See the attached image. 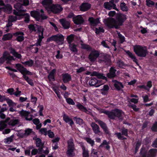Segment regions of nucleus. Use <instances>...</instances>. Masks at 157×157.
<instances>
[{"label":"nucleus","instance_id":"nucleus-1","mask_svg":"<svg viewBox=\"0 0 157 157\" xmlns=\"http://www.w3.org/2000/svg\"><path fill=\"white\" fill-rule=\"evenodd\" d=\"M16 1H20L21 2H23V4L20 3H17L14 5V8L17 10H13V14L17 16H25V21L28 23L29 21L30 16L29 14H23V13L26 11V10L23 9L22 6H28L29 4V0H15Z\"/></svg>","mask_w":157,"mask_h":157},{"label":"nucleus","instance_id":"nucleus-2","mask_svg":"<svg viewBox=\"0 0 157 157\" xmlns=\"http://www.w3.org/2000/svg\"><path fill=\"white\" fill-rule=\"evenodd\" d=\"M127 19L126 15L123 14H118L117 17V21L113 18H109L105 21V24L110 28L114 27L118 29L121 26L124 22Z\"/></svg>","mask_w":157,"mask_h":157},{"label":"nucleus","instance_id":"nucleus-3","mask_svg":"<svg viewBox=\"0 0 157 157\" xmlns=\"http://www.w3.org/2000/svg\"><path fill=\"white\" fill-rule=\"evenodd\" d=\"M38 28V34L39 38L38 39L36 43V46H40V44L42 41V39L44 38L43 36V29L41 26L38 27L36 25H29V28L30 30L32 31H36V28Z\"/></svg>","mask_w":157,"mask_h":157},{"label":"nucleus","instance_id":"nucleus-4","mask_svg":"<svg viewBox=\"0 0 157 157\" xmlns=\"http://www.w3.org/2000/svg\"><path fill=\"white\" fill-rule=\"evenodd\" d=\"M147 149L143 147L140 151L141 157H155L157 154V149H151L147 153Z\"/></svg>","mask_w":157,"mask_h":157},{"label":"nucleus","instance_id":"nucleus-5","mask_svg":"<svg viewBox=\"0 0 157 157\" xmlns=\"http://www.w3.org/2000/svg\"><path fill=\"white\" fill-rule=\"evenodd\" d=\"M134 50L136 54L139 56L144 57L147 54L146 47L140 45H136L134 47Z\"/></svg>","mask_w":157,"mask_h":157},{"label":"nucleus","instance_id":"nucleus-6","mask_svg":"<svg viewBox=\"0 0 157 157\" xmlns=\"http://www.w3.org/2000/svg\"><path fill=\"white\" fill-rule=\"evenodd\" d=\"M15 60V59L13 56L10 55L9 52H5L3 54L2 57L0 58V65L4 62L5 60L6 61V63H8L10 61Z\"/></svg>","mask_w":157,"mask_h":157},{"label":"nucleus","instance_id":"nucleus-7","mask_svg":"<svg viewBox=\"0 0 157 157\" xmlns=\"http://www.w3.org/2000/svg\"><path fill=\"white\" fill-rule=\"evenodd\" d=\"M63 10V8L60 5L56 4L51 5L47 9L48 12L49 13L52 12L54 13H60Z\"/></svg>","mask_w":157,"mask_h":157},{"label":"nucleus","instance_id":"nucleus-8","mask_svg":"<svg viewBox=\"0 0 157 157\" xmlns=\"http://www.w3.org/2000/svg\"><path fill=\"white\" fill-rule=\"evenodd\" d=\"M100 54L99 52L95 49L92 50L88 56V58L90 61L92 63L96 61Z\"/></svg>","mask_w":157,"mask_h":157},{"label":"nucleus","instance_id":"nucleus-9","mask_svg":"<svg viewBox=\"0 0 157 157\" xmlns=\"http://www.w3.org/2000/svg\"><path fill=\"white\" fill-rule=\"evenodd\" d=\"M41 14H40L37 11H32L31 12V16L36 18L37 20L39 18H41L42 19H46L47 18V17L44 14V11L42 10H40Z\"/></svg>","mask_w":157,"mask_h":157},{"label":"nucleus","instance_id":"nucleus-10","mask_svg":"<svg viewBox=\"0 0 157 157\" xmlns=\"http://www.w3.org/2000/svg\"><path fill=\"white\" fill-rule=\"evenodd\" d=\"M105 83L103 80H97L95 78H94L90 79L89 82L90 85L93 86H94L96 87H98L100 86L103 85Z\"/></svg>","mask_w":157,"mask_h":157},{"label":"nucleus","instance_id":"nucleus-11","mask_svg":"<svg viewBox=\"0 0 157 157\" xmlns=\"http://www.w3.org/2000/svg\"><path fill=\"white\" fill-rule=\"evenodd\" d=\"M49 40H53L56 41L59 44L63 43L64 40L63 36L61 34H58L52 36L49 39Z\"/></svg>","mask_w":157,"mask_h":157},{"label":"nucleus","instance_id":"nucleus-12","mask_svg":"<svg viewBox=\"0 0 157 157\" xmlns=\"http://www.w3.org/2000/svg\"><path fill=\"white\" fill-rule=\"evenodd\" d=\"M94 120L95 122L99 124L100 126L103 129L104 131L106 133L108 134L109 133V129L107 127L106 124L105 123L97 119V118H95Z\"/></svg>","mask_w":157,"mask_h":157},{"label":"nucleus","instance_id":"nucleus-13","mask_svg":"<svg viewBox=\"0 0 157 157\" xmlns=\"http://www.w3.org/2000/svg\"><path fill=\"white\" fill-rule=\"evenodd\" d=\"M113 0H111L109 2L105 3L104 4L105 8L108 10H110L113 8V9L118 11V9L116 7V5L113 3Z\"/></svg>","mask_w":157,"mask_h":157},{"label":"nucleus","instance_id":"nucleus-14","mask_svg":"<svg viewBox=\"0 0 157 157\" xmlns=\"http://www.w3.org/2000/svg\"><path fill=\"white\" fill-rule=\"evenodd\" d=\"M35 141V144L36 147H39L41 150L44 147V143L41 141V139L36 136H35L33 138Z\"/></svg>","mask_w":157,"mask_h":157},{"label":"nucleus","instance_id":"nucleus-15","mask_svg":"<svg viewBox=\"0 0 157 157\" xmlns=\"http://www.w3.org/2000/svg\"><path fill=\"white\" fill-rule=\"evenodd\" d=\"M19 113L21 116L24 117L26 120L30 121L32 120V117L30 116L29 112L22 110L19 112Z\"/></svg>","mask_w":157,"mask_h":157},{"label":"nucleus","instance_id":"nucleus-16","mask_svg":"<svg viewBox=\"0 0 157 157\" xmlns=\"http://www.w3.org/2000/svg\"><path fill=\"white\" fill-rule=\"evenodd\" d=\"M17 36L16 40L18 42H21L24 39V33L21 32H17L13 34Z\"/></svg>","mask_w":157,"mask_h":157},{"label":"nucleus","instance_id":"nucleus-17","mask_svg":"<svg viewBox=\"0 0 157 157\" xmlns=\"http://www.w3.org/2000/svg\"><path fill=\"white\" fill-rule=\"evenodd\" d=\"M63 118L66 123H68L71 126L74 124V123L72 119L65 114H63Z\"/></svg>","mask_w":157,"mask_h":157},{"label":"nucleus","instance_id":"nucleus-18","mask_svg":"<svg viewBox=\"0 0 157 157\" xmlns=\"http://www.w3.org/2000/svg\"><path fill=\"white\" fill-rule=\"evenodd\" d=\"M74 23L75 24L79 25L82 23L83 22V18L80 15L73 18V19Z\"/></svg>","mask_w":157,"mask_h":157},{"label":"nucleus","instance_id":"nucleus-19","mask_svg":"<svg viewBox=\"0 0 157 157\" xmlns=\"http://www.w3.org/2000/svg\"><path fill=\"white\" fill-rule=\"evenodd\" d=\"M115 117H117L119 119L122 120L124 115L123 112L118 109H115Z\"/></svg>","mask_w":157,"mask_h":157},{"label":"nucleus","instance_id":"nucleus-20","mask_svg":"<svg viewBox=\"0 0 157 157\" xmlns=\"http://www.w3.org/2000/svg\"><path fill=\"white\" fill-rule=\"evenodd\" d=\"M113 82L114 83V85L115 87L118 90H120L124 87L122 83L116 80H113Z\"/></svg>","mask_w":157,"mask_h":157},{"label":"nucleus","instance_id":"nucleus-21","mask_svg":"<svg viewBox=\"0 0 157 157\" xmlns=\"http://www.w3.org/2000/svg\"><path fill=\"white\" fill-rule=\"evenodd\" d=\"M59 21L64 29H67L69 28L70 22L67 21L64 19H61L59 20Z\"/></svg>","mask_w":157,"mask_h":157},{"label":"nucleus","instance_id":"nucleus-22","mask_svg":"<svg viewBox=\"0 0 157 157\" xmlns=\"http://www.w3.org/2000/svg\"><path fill=\"white\" fill-rule=\"evenodd\" d=\"M110 62V58L108 56H103V59H101L100 58H99L98 60V62L99 63H101L104 62L105 63H106V64H108V63H109Z\"/></svg>","mask_w":157,"mask_h":157},{"label":"nucleus","instance_id":"nucleus-23","mask_svg":"<svg viewBox=\"0 0 157 157\" xmlns=\"http://www.w3.org/2000/svg\"><path fill=\"white\" fill-rule=\"evenodd\" d=\"M89 21L91 25L96 26L100 23V22L98 18L94 19L93 17H90L89 19Z\"/></svg>","mask_w":157,"mask_h":157},{"label":"nucleus","instance_id":"nucleus-24","mask_svg":"<svg viewBox=\"0 0 157 157\" xmlns=\"http://www.w3.org/2000/svg\"><path fill=\"white\" fill-rule=\"evenodd\" d=\"M52 0H42V4L47 10V9L52 5Z\"/></svg>","mask_w":157,"mask_h":157},{"label":"nucleus","instance_id":"nucleus-25","mask_svg":"<svg viewBox=\"0 0 157 157\" xmlns=\"http://www.w3.org/2000/svg\"><path fill=\"white\" fill-rule=\"evenodd\" d=\"M116 70L113 67H111L109 70V72L107 75V76L109 78L114 77L116 76Z\"/></svg>","mask_w":157,"mask_h":157},{"label":"nucleus","instance_id":"nucleus-26","mask_svg":"<svg viewBox=\"0 0 157 157\" xmlns=\"http://www.w3.org/2000/svg\"><path fill=\"white\" fill-rule=\"evenodd\" d=\"M91 126L95 134H98L100 132V128L97 124L94 122H92L91 124Z\"/></svg>","mask_w":157,"mask_h":157},{"label":"nucleus","instance_id":"nucleus-27","mask_svg":"<svg viewBox=\"0 0 157 157\" xmlns=\"http://www.w3.org/2000/svg\"><path fill=\"white\" fill-rule=\"evenodd\" d=\"M10 120V118L7 117L4 121H2L0 122V129L2 130L6 128L7 126L6 123H8Z\"/></svg>","mask_w":157,"mask_h":157},{"label":"nucleus","instance_id":"nucleus-28","mask_svg":"<svg viewBox=\"0 0 157 157\" xmlns=\"http://www.w3.org/2000/svg\"><path fill=\"white\" fill-rule=\"evenodd\" d=\"M126 53L128 54V56L132 59L133 61L137 65H138L137 62V59L136 58L134 54L132 53L129 51H126Z\"/></svg>","mask_w":157,"mask_h":157},{"label":"nucleus","instance_id":"nucleus-29","mask_svg":"<svg viewBox=\"0 0 157 157\" xmlns=\"http://www.w3.org/2000/svg\"><path fill=\"white\" fill-rule=\"evenodd\" d=\"M90 5L88 3H83L80 6V9L81 11H85L90 9Z\"/></svg>","mask_w":157,"mask_h":157},{"label":"nucleus","instance_id":"nucleus-30","mask_svg":"<svg viewBox=\"0 0 157 157\" xmlns=\"http://www.w3.org/2000/svg\"><path fill=\"white\" fill-rule=\"evenodd\" d=\"M63 80L65 83H67L71 79V75L68 74H65L62 75Z\"/></svg>","mask_w":157,"mask_h":157},{"label":"nucleus","instance_id":"nucleus-31","mask_svg":"<svg viewBox=\"0 0 157 157\" xmlns=\"http://www.w3.org/2000/svg\"><path fill=\"white\" fill-rule=\"evenodd\" d=\"M56 70L54 69L50 72L48 76V78L50 81H54L55 80L54 75L56 73Z\"/></svg>","mask_w":157,"mask_h":157},{"label":"nucleus","instance_id":"nucleus-32","mask_svg":"<svg viewBox=\"0 0 157 157\" xmlns=\"http://www.w3.org/2000/svg\"><path fill=\"white\" fill-rule=\"evenodd\" d=\"M109 89V87L108 85H105L101 89V93L103 95H106L108 94Z\"/></svg>","mask_w":157,"mask_h":157},{"label":"nucleus","instance_id":"nucleus-33","mask_svg":"<svg viewBox=\"0 0 157 157\" xmlns=\"http://www.w3.org/2000/svg\"><path fill=\"white\" fill-rule=\"evenodd\" d=\"M15 67L17 69L23 74V75H24V72L26 69L24 67L21 65L19 64H16Z\"/></svg>","mask_w":157,"mask_h":157},{"label":"nucleus","instance_id":"nucleus-34","mask_svg":"<svg viewBox=\"0 0 157 157\" xmlns=\"http://www.w3.org/2000/svg\"><path fill=\"white\" fill-rule=\"evenodd\" d=\"M10 52L14 57L18 59H21V55L16 52L14 49L11 48L10 49Z\"/></svg>","mask_w":157,"mask_h":157},{"label":"nucleus","instance_id":"nucleus-35","mask_svg":"<svg viewBox=\"0 0 157 157\" xmlns=\"http://www.w3.org/2000/svg\"><path fill=\"white\" fill-rule=\"evenodd\" d=\"M75 149H67L66 153L68 157H74L75 156V154L74 152Z\"/></svg>","mask_w":157,"mask_h":157},{"label":"nucleus","instance_id":"nucleus-36","mask_svg":"<svg viewBox=\"0 0 157 157\" xmlns=\"http://www.w3.org/2000/svg\"><path fill=\"white\" fill-rule=\"evenodd\" d=\"M115 109L112 110L111 111H107L106 115H107L109 118L110 119H114L115 117Z\"/></svg>","mask_w":157,"mask_h":157},{"label":"nucleus","instance_id":"nucleus-37","mask_svg":"<svg viewBox=\"0 0 157 157\" xmlns=\"http://www.w3.org/2000/svg\"><path fill=\"white\" fill-rule=\"evenodd\" d=\"M14 136L12 135L10 137L5 138L3 140L4 142L6 144H10L13 140Z\"/></svg>","mask_w":157,"mask_h":157},{"label":"nucleus","instance_id":"nucleus-38","mask_svg":"<svg viewBox=\"0 0 157 157\" xmlns=\"http://www.w3.org/2000/svg\"><path fill=\"white\" fill-rule=\"evenodd\" d=\"M93 75L97 76L98 78H101L103 80H106V78L102 74L98 73L96 72H94L93 73Z\"/></svg>","mask_w":157,"mask_h":157},{"label":"nucleus","instance_id":"nucleus-39","mask_svg":"<svg viewBox=\"0 0 157 157\" xmlns=\"http://www.w3.org/2000/svg\"><path fill=\"white\" fill-rule=\"evenodd\" d=\"M67 149H75L73 140L72 139H70L67 141Z\"/></svg>","mask_w":157,"mask_h":157},{"label":"nucleus","instance_id":"nucleus-40","mask_svg":"<svg viewBox=\"0 0 157 157\" xmlns=\"http://www.w3.org/2000/svg\"><path fill=\"white\" fill-rule=\"evenodd\" d=\"M3 8L5 9H6V10H7V11H4V12L8 13H10L11 12L12 9L11 6L8 4L4 6H3Z\"/></svg>","mask_w":157,"mask_h":157},{"label":"nucleus","instance_id":"nucleus-41","mask_svg":"<svg viewBox=\"0 0 157 157\" xmlns=\"http://www.w3.org/2000/svg\"><path fill=\"white\" fill-rule=\"evenodd\" d=\"M105 147L107 150H109L110 148V147L109 145V143L105 140L103 141L102 143L99 146L100 147Z\"/></svg>","mask_w":157,"mask_h":157},{"label":"nucleus","instance_id":"nucleus-42","mask_svg":"<svg viewBox=\"0 0 157 157\" xmlns=\"http://www.w3.org/2000/svg\"><path fill=\"white\" fill-rule=\"evenodd\" d=\"M12 36L13 35L11 33H7L3 36L2 40L3 41L8 40L11 39Z\"/></svg>","mask_w":157,"mask_h":157},{"label":"nucleus","instance_id":"nucleus-43","mask_svg":"<svg viewBox=\"0 0 157 157\" xmlns=\"http://www.w3.org/2000/svg\"><path fill=\"white\" fill-rule=\"evenodd\" d=\"M22 63L25 66H28L31 67H32L34 61L32 59H30L28 61L22 62Z\"/></svg>","mask_w":157,"mask_h":157},{"label":"nucleus","instance_id":"nucleus-44","mask_svg":"<svg viewBox=\"0 0 157 157\" xmlns=\"http://www.w3.org/2000/svg\"><path fill=\"white\" fill-rule=\"evenodd\" d=\"M7 102L9 106L10 107H15L16 105V104L13 102L11 100L8 98H6L5 100Z\"/></svg>","mask_w":157,"mask_h":157},{"label":"nucleus","instance_id":"nucleus-45","mask_svg":"<svg viewBox=\"0 0 157 157\" xmlns=\"http://www.w3.org/2000/svg\"><path fill=\"white\" fill-rule=\"evenodd\" d=\"M19 121L17 119H13L8 122L9 125L14 126L18 124Z\"/></svg>","mask_w":157,"mask_h":157},{"label":"nucleus","instance_id":"nucleus-46","mask_svg":"<svg viewBox=\"0 0 157 157\" xmlns=\"http://www.w3.org/2000/svg\"><path fill=\"white\" fill-rule=\"evenodd\" d=\"M82 154L83 157H89L88 151L87 149H86L84 146H82Z\"/></svg>","mask_w":157,"mask_h":157},{"label":"nucleus","instance_id":"nucleus-47","mask_svg":"<svg viewBox=\"0 0 157 157\" xmlns=\"http://www.w3.org/2000/svg\"><path fill=\"white\" fill-rule=\"evenodd\" d=\"M77 107L79 109L81 110L82 111H84L87 113H89V112L87 110V109L84 107L82 105L80 104H78L76 105Z\"/></svg>","mask_w":157,"mask_h":157},{"label":"nucleus","instance_id":"nucleus-48","mask_svg":"<svg viewBox=\"0 0 157 157\" xmlns=\"http://www.w3.org/2000/svg\"><path fill=\"white\" fill-rule=\"evenodd\" d=\"M33 132V130L31 129L30 128H27L25 130V133L22 135V136H21L20 135V136L21 137H24L25 136H28L31 133Z\"/></svg>","mask_w":157,"mask_h":157},{"label":"nucleus","instance_id":"nucleus-49","mask_svg":"<svg viewBox=\"0 0 157 157\" xmlns=\"http://www.w3.org/2000/svg\"><path fill=\"white\" fill-rule=\"evenodd\" d=\"M23 78L31 86H33L34 84L33 80L29 78L27 76L25 75L23 76Z\"/></svg>","mask_w":157,"mask_h":157},{"label":"nucleus","instance_id":"nucleus-50","mask_svg":"<svg viewBox=\"0 0 157 157\" xmlns=\"http://www.w3.org/2000/svg\"><path fill=\"white\" fill-rule=\"evenodd\" d=\"M69 48L71 50L74 52H77V50L76 48V45L74 44H69Z\"/></svg>","mask_w":157,"mask_h":157},{"label":"nucleus","instance_id":"nucleus-51","mask_svg":"<svg viewBox=\"0 0 157 157\" xmlns=\"http://www.w3.org/2000/svg\"><path fill=\"white\" fill-rule=\"evenodd\" d=\"M101 44L104 47L109 48V43L107 40H105L102 41Z\"/></svg>","mask_w":157,"mask_h":157},{"label":"nucleus","instance_id":"nucleus-52","mask_svg":"<svg viewBox=\"0 0 157 157\" xmlns=\"http://www.w3.org/2000/svg\"><path fill=\"white\" fill-rule=\"evenodd\" d=\"M120 7L121 9L123 11H127L128 10V8L126 5L125 3L122 2L121 3Z\"/></svg>","mask_w":157,"mask_h":157},{"label":"nucleus","instance_id":"nucleus-53","mask_svg":"<svg viewBox=\"0 0 157 157\" xmlns=\"http://www.w3.org/2000/svg\"><path fill=\"white\" fill-rule=\"evenodd\" d=\"M146 5L149 7H151L155 4V2L150 0H146Z\"/></svg>","mask_w":157,"mask_h":157},{"label":"nucleus","instance_id":"nucleus-54","mask_svg":"<svg viewBox=\"0 0 157 157\" xmlns=\"http://www.w3.org/2000/svg\"><path fill=\"white\" fill-rule=\"evenodd\" d=\"M85 140L88 143L90 144L92 146H93L94 145V141L90 138H86Z\"/></svg>","mask_w":157,"mask_h":157},{"label":"nucleus","instance_id":"nucleus-55","mask_svg":"<svg viewBox=\"0 0 157 157\" xmlns=\"http://www.w3.org/2000/svg\"><path fill=\"white\" fill-rule=\"evenodd\" d=\"M86 70V68L84 67H81L76 69L77 73H81Z\"/></svg>","mask_w":157,"mask_h":157},{"label":"nucleus","instance_id":"nucleus-56","mask_svg":"<svg viewBox=\"0 0 157 157\" xmlns=\"http://www.w3.org/2000/svg\"><path fill=\"white\" fill-rule=\"evenodd\" d=\"M74 119L76 121V123L79 125L82 124L83 123V120L79 118L75 117Z\"/></svg>","mask_w":157,"mask_h":157},{"label":"nucleus","instance_id":"nucleus-57","mask_svg":"<svg viewBox=\"0 0 157 157\" xmlns=\"http://www.w3.org/2000/svg\"><path fill=\"white\" fill-rule=\"evenodd\" d=\"M17 20V18L16 17L11 16L9 17L8 21L12 22L15 21Z\"/></svg>","mask_w":157,"mask_h":157},{"label":"nucleus","instance_id":"nucleus-58","mask_svg":"<svg viewBox=\"0 0 157 157\" xmlns=\"http://www.w3.org/2000/svg\"><path fill=\"white\" fill-rule=\"evenodd\" d=\"M74 39V35L71 34L67 37V41L69 44H71V43L72 41Z\"/></svg>","mask_w":157,"mask_h":157},{"label":"nucleus","instance_id":"nucleus-59","mask_svg":"<svg viewBox=\"0 0 157 157\" xmlns=\"http://www.w3.org/2000/svg\"><path fill=\"white\" fill-rule=\"evenodd\" d=\"M104 30L101 27H99L98 29L96 28L95 30V33L97 34H98L101 32L103 33Z\"/></svg>","mask_w":157,"mask_h":157},{"label":"nucleus","instance_id":"nucleus-60","mask_svg":"<svg viewBox=\"0 0 157 157\" xmlns=\"http://www.w3.org/2000/svg\"><path fill=\"white\" fill-rule=\"evenodd\" d=\"M81 47L82 48L84 49H86L87 50H90L91 48L88 45H86L83 44H81Z\"/></svg>","mask_w":157,"mask_h":157},{"label":"nucleus","instance_id":"nucleus-61","mask_svg":"<svg viewBox=\"0 0 157 157\" xmlns=\"http://www.w3.org/2000/svg\"><path fill=\"white\" fill-rule=\"evenodd\" d=\"M66 101L67 103L70 105H74L75 104V102L71 98H67L66 99Z\"/></svg>","mask_w":157,"mask_h":157},{"label":"nucleus","instance_id":"nucleus-62","mask_svg":"<svg viewBox=\"0 0 157 157\" xmlns=\"http://www.w3.org/2000/svg\"><path fill=\"white\" fill-rule=\"evenodd\" d=\"M117 65L121 68H123L124 66V62L121 60H119L117 62Z\"/></svg>","mask_w":157,"mask_h":157},{"label":"nucleus","instance_id":"nucleus-63","mask_svg":"<svg viewBox=\"0 0 157 157\" xmlns=\"http://www.w3.org/2000/svg\"><path fill=\"white\" fill-rule=\"evenodd\" d=\"M40 132L44 134L45 135H46L47 134V129L46 128H42L40 130Z\"/></svg>","mask_w":157,"mask_h":157},{"label":"nucleus","instance_id":"nucleus-64","mask_svg":"<svg viewBox=\"0 0 157 157\" xmlns=\"http://www.w3.org/2000/svg\"><path fill=\"white\" fill-rule=\"evenodd\" d=\"M47 134L48 136L51 138H53L55 136L53 132H51L50 130L48 131Z\"/></svg>","mask_w":157,"mask_h":157}]
</instances>
